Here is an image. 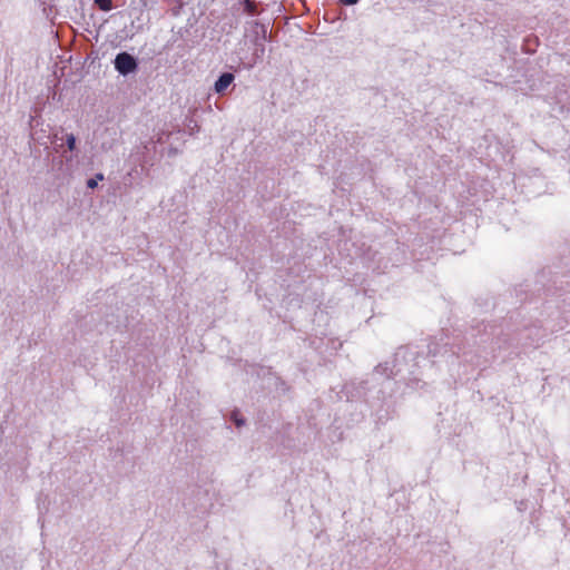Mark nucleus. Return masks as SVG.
I'll use <instances>...</instances> for the list:
<instances>
[{
	"mask_svg": "<svg viewBox=\"0 0 570 570\" xmlns=\"http://www.w3.org/2000/svg\"><path fill=\"white\" fill-rule=\"evenodd\" d=\"M343 4L352 6L355 4L358 0H340Z\"/></svg>",
	"mask_w": 570,
	"mask_h": 570,
	"instance_id": "obj_9",
	"label": "nucleus"
},
{
	"mask_svg": "<svg viewBox=\"0 0 570 570\" xmlns=\"http://www.w3.org/2000/svg\"><path fill=\"white\" fill-rule=\"evenodd\" d=\"M87 187L90 188V189L96 188L97 187V179H95V178L88 179Z\"/></svg>",
	"mask_w": 570,
	"mask_h": 570,
	"instance_id": "obj_7",
	"label": "nucleus"
},
{
	"mask_svg": "<svg viewBox=\"0 0 570 570\" xmlns=\"http://www.w3.org/2000/svg\"><path fill=\"white\" fill-rule=\"evenodd\" d=\"M240 4L244 8V11L248 14H255L257 12V3L253 0H243Z\"/></svg>",
	"mask_w": 570,
	"mask_h": 570,
	"instance_id": "obj_3",
	"label": "nucleus"
},
{
	"mask_svg": "<svg viewBox=\"0 0 570 570\" xmlns=\"http://www.w3.org/2000/svg\"><path fill=\"white\" fill-rule=\"evenodd\" d=\"M67 145H68V148H69L70 150H73V149H75V147H76V138H75V136H73V135H68V136H67Z\"/></svg>",
	"mask_w": 570,
	"mask_h": 570,
	"instance_id": "obj_6",
	"label": "nucleus"
},
{
	"mask_svg": "<svg viewBox=\"0 0 570 570\" xmlns=\"http://www.w3.org/2000/svg\"><path fill=\"white\" fill-rule=\"evenodd\" d=\"M253 27L255 29H259L261 30L263 39L266 38V27L264 24L259 23L258 21H255V22H253Z\"/></svg>",
	"mask_w": 570,
	"mask_h": 570,
	"instance_id": "obj_5",
	"label": "nucleus"
},
{
	"mask_svg": "<svg viewBox=\"0 0 570 570\" xmlns=\"http://www.w3.org/2000/svg\"><path fill=\"white\" fill-rule=\"evenodd\" d=\"M96 179H97V180H102V179H104V175H102V174H98V175L96 176Z\"/></svg>",
	"mask_w": 570,
	"mask_h": 570,
	"instance_id": "obj_10",
	"label": "nucleus"
},
{
	"mask_svg": "<svg viewBox=\"0 0 570 570\" xmlns=\"http://www.w3.org/2000/svg\"><path fill=\"white\" fill-rule=\"evenodd\" d=\"M115 67L120 73L128 75L136 70L137 62L131 55L127 52H120L115 59Z\"/></svg>",
	"mask_w": 570,
	"mask_h": 570,
	"instance_id": "obj_1",
	"label": "nucleus"
},
{
	"mask_svg": "<svg viewBox=\"0 0 570 570\" xmlns=\"http://www.w3.org/2000/svg\"><path fill=\"white\" fill-rule=\"evenodd\" d=\"M95 3L102 11H110L112 9V0H95Z\"/></svg>",
	"mask_w": 570,
	"mask_h": 570,
	"instance_id": "obj_4",
	"label": "nucleus"
},
{
	"mask_svg": "<svg viewBox=\"0 0 570 570\" xmlns=\"http://www.w3.org/2000/svg\"><path fill=\"white\" fill-rule=\"evenodd\" d=\"M233 419H234V421H235L237 426H240V425L244 424V420H240L239 417H237L236 413L233 414Z\"/></svg>",
	"mask_w": 570,
	"mask_h": 570,
	"instance_id": "obj_8",
	"label": "nucleus"
},
{
	"mask_svg": "<svg viewBox=\"0 0 570 570\" xmlns=\"http://www.w3.org/2000/svg\"><path fill=\"white\" fill-rule=\"evenodd\" d=\"M234 81V75L230 72L223 73L215 82V91L223 94Z\"/></svg>",
	"mask_w": 570,
	"mask_h": 570,
	"instance_id": "obj_2",
	"label": "nucleus"
}]
</instances>
